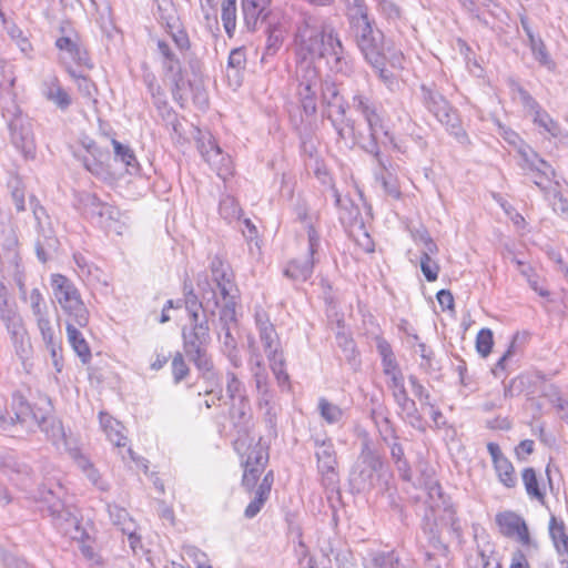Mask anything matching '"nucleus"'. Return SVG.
<instances>
[{"mask_svg": "<svg viewBox=\"0 0 568 568\" xmlns=\"http://www.w3.org/2000/svg\"><path fill=\"white\" fill-rule=\"evenodd\" d=\"M236 450L241 457V485L246 494L252 496L244 509V516L254 518L270 498L275 476L272 469L266 470L270 453L261 438H247L236 442Z\"/></svg>", "mask_w": 568, "mask_h": 568, "instance_id": "nucleus-1", "label": "nucleus"}, {"mask_svg": "<svg viewBox=\"0 0 568 568\" xmlns=\"http://www.w3.org/2000/svg\"><path fill=\"white\" fill-rule=\"evenodd\" d=\"M495 524L498 532L509 539H515L523 547H535L527 521L514 510H503L496 514Z\"/></svg>", "mask_w": 568, "mask_h": 568, "instance_id": "nucleus-2", "label": "nucleus"}, {"mask_svg": "<svg viewBox=\"0 0 568 568\" xmlns=\"http://www.w3.org/2000/svg\"><path fill=\"white\" fill-rule=\"evenodd\" d=\"M341 42L333 32L323 30H308L301 41V51L303 57L324 58L328 55H337Z\"/></svg>", "mask_w": 568, "mask_h": 568, "instance_id": "nucleus-3", "label": "nucleus"}, {"mask_svg": "<svg viewBox=\"0 0 568 568\" xmlns=\"http://www.w3.org/2000/svg\"><path fill=\"white\" fill-rule=\"evenodd\" d=\"M487 450L491 458L493 468L498 481L508 489L517 486V471L511 460L503 453L497 443H488Z\"/></svg>", "mask_w": 568, "mask_h": 568, "instance_id": "nucleus-4", "label": "nucleus"}, {"mask_svg": "<svg viewBox=\"0 0 568 568\" xmlns=\"http://www.w3.org/2000/svg\"><path fill=\"white\" fill-rule=\"evenodd\" d=\"M99 422L108 439L118 448H128L131 460L138 462L139 456L129 446L124 425L106 412L99 413Z\"/></svg>", "mask_w": 568, "mask_h": 568, "instance_id": "nucleus-5", "label": "nucleus"}, {"mask_svg": "<svg viewBox=\"0 0 568 568\" xmlns=\"http://www.w3.org/2000/svg\"><path fill=\"white\" fill-rule=\"evenodd\" d=\"M85 154L80 155L85 169L94 175L109 173V154L97 146L95 142L89 140L82 143Z\"/></svg>", "mask_w": 568, "mask_h": 568, "instance_id": "nucleus-6", "label": "nucleus"}, {"mask_svg": "<svg viewBox=\"0 0 568 568\" xmlns=\"http://www.w3.org/2000/svg\"><path fill=\"white\" fill-rule=\"evenodd\" d=\"M225 390L232 405L231 414L237 418L244 417L248 408V399L242 382L232 372H229L226 375Z\"/></svg>", "mask_w": 568, "mask_h": 568, "instance_id": "nucleus-7", "label": "nucleus"}, {"mask_svg": "<svg viewBox=\"0 0 568 568\" xmlns=\"http://www.w3.org/2000/svg\"><path fill=\"white\" fill-rule=\"evenodd\" d=\"M55 47L61 51H67L78 67H82L88 70L93 69V62L90 58L89 51L80 43V38L77 33L73 38H58Z\"/></svg>", "mask_w": 568, "mask_h": 568, "instance_id": "nucleus-8", "label": "nucleus"}, {"mask_svg": "<svg viewBox=\"0 0 568 568\" xmlns=\"http://www.w3.org/2000/svg\"><path fill=\"white\" fill-rule=\"evenodd\" d=\"M425 248L420 256V270L428 282H435L440 272V265L433 258L438 253V246L432 239H427Z\"/></svg>", "mask_w": 568, "mask_h": 568, "instance_id": "nucleus-9", "label": "nucleus"}, {"mask_svg": "<svg viewBox=\"0 0 568 568\" xmlns=\"http://www.w3.org/2000/svg\"><path fill=\"white\" fill-rule=\"evenodd\" d=\"M68 316V322L77 324L78 327H85L89 323V311L84 305L81 295L71 297L67 303L60 305Z\"/></svg>", "mask_w": 568, "mask_h": 568, "instance_id": "nucleus-10", "label": "nucleus"}, {"mask_svg": "<svg viewBox=\"0 0 568 568\" xmlns=\"http://www.w3.org/2000/svg\"><path fill=\"white\" fill-rule=\"evenodd\" d=\"M77 324L67 323V336L72 349L79 356L82 364H89L92 353L83 334L77 328Z\"/></svg>", "mask_w": 568, "mask_h": 568, "instance_id": "nucleus-11", "label": "nucleus"}, {"mask_svg": "<svg viewBox=\"0 0 568 568\" xmlns=\"http://www.w3.org/2000/svg\"><path fill=\"white\" fill-rule=\"evenodd\" d=\"M52 293L59 305L80 294L79 290L67 276L55 273L50 277Z\"/></svg>", "mask_w": 568, "mask_h": 568, "instance_id": "nucleus-12", "label": "nucleus"}, {"mask_svg": "<svg viewBox=\"0 0 568 568\" xmlns=\"http://www.w3.org/2000/svg\"><path fill=\"white\" fill-rule=\"evenodd\" d=\"M521 480L527 496L531 500H536L544 505L546 501V491L536 470L532 467H525L521 470Z\"/></svg>", "mask_w": 568, "mask_h": 568, "instance_id": "nucleus-13", "label": "nucleus"}, {"mask_svg": "<svg viewBox=\"0 0 568 568\" xmlns=\"http://www.w3.org/2000/svg\"><path fill=\"white\" fill-rule=\"evenodd\" d=\"M44 97L58 108L65 110L71 105L72 99L57 77H52L44 83Z\"/></svg>", "mask_w": 568, "mask_h": 568, "instance_id": "nucleus-14", "label": "nucleus"}, {"mask_svg": "<svg viewBox=\"0 0 568 568\" xmlns=\"http://www.w3.org/2000/svg\"><path fill=\"white\" fill-rule=\"evenodd\" d=\"M268 4L270 0H242V10L246 24L255 26L257 20L265 16Z\"/></svg>", "mask_w": 568, "mask_h": 568, "instance_id": "nucleus-15", "label": "nucleus"}, {"mask_svg": "<svg viewBox=\"0 0 568 568\" xmlns=\"http://www.w3.org/2000/svg\"><path fill=\"white\" fill-rule=\"evenodd\" d=\"M313 257L305 261H290L285 267V275L294 281L304 282L308 280L313 273Z\"/></svg>", "mask_w": 568, "mask_h": 568, "instance_id": "nucleus-16", "label": "nucleus"}, {"mask_svg": "<svg viewBox=\"0 0 568 568\" xmlns=\"http://www.w3.org/2000/svg\"><path fill=\"white\" fill-rule=\"evenodd\" d=\"M378 351L383 356V361L385 363L384 372L386 375H392L393 379L396 384H402L403 377L397 367L396 362L393 358V352L390 345L386 341H381L378 343Z\"/></svg>", "mask_w": 568, "mask_h": 568, "instance_id": "nucleus-17", "label": "nucleus"}, {"mask_svg": "<svg viewBox=\"0 0 568 568\" xmlns=\"http://www.w3.org/2000/svg\"><path fill=\"white\" fill-rule=\"evenodd\" d=\"M236 2L237 0H222L221 4V19L230 38L233 37L236 28Z\"/></svg>", "mask_w": 568, "mask_h": 568, "instance_id": "nucleus-18", "label": "nucleus"}, {"mask_svg": "<svg viewBox=\"0 0 568 568\" xmlns=\"http://www.w3.org/2000/svg\"><path fill=\"white\" fill-rule=\"evenodd\" d=\"M67 72L82 94L88 98H94L98 94V87L90 77L78 73L71 65L67 67Z\"/></svg>", "mask_w": 568, "mask_h": 568, "instance_id": "nucleus-19", "label": "nucleus"}, {"mask_svg": "<svg viewBox=\"0 0 568 568\" xmlns=\"http://www.w3.org/2000/svg\"><path fill=\"white\" fill-rule=\"evenodd\" d=\"M475 347L477 353L486 358L490 355L494 347V334L490 328H481L476 335Z\"/></svg>", "mask_w": 568, "mask_h": 568, "instance_id": "nucleus-20", "label": "nucleus"}, {"mask_svg": "<svg viewBox=\"0 0 568 568\" xmlns=\"http://www.w3.org/2000/svg\"><path fill=\"white\" fill-rule=\"evenodd\" d=\"M217 175L223 179L224 181L231 179L235 174V166L232 158L229 154H225L224 152L219 155L216 159L215 164H210Z\"/></svg>", "mask_w": 568, "mask_h": 568, "instance_id": "nucleus-21", "label": "nucleus"}, {"mask_svg": "<svg viewBox=\"0 0 568 568\" xmlns=\"http://www.w3.org/2000/svg\"><path fill=\"white\" fill-rule=\"evenodd\" d=\"M200 152L209 164H215L216 159L223 152L216 140L212 136L203 138L200 144Z\"/></svg>", "mask_w": 568, "mask_h": 568, "instance_id": "nucleus-22", "label": "nucleus"}, {"mask_svg": "<svg viewBox=\"0 0 568 568\" xmlns=\"http://www.w3.org/2000/svg\"><path fill=\"white\" fill-rule=\"evenodd\" d=\"M549 535L556 549L565 544L568 540L565 523L551 516L549 519Z\"/></svg>", "mask_w": 568, "mask_h": 568, "instance_id": "nucleus-23", "label": "nucleus"}, {"mask_svg": "<svg viewBox=\"0 0 568 568\" xmlns=\"http://www.w3.org/2000/svg\"><path fill=\"white\" fill-rule=\"evenodd\" d=\"M549 535L556 549L565 544L568 540L565 523L551 516L549 519Z\"/></svg>", "mask_w": 568, "mask_h": 568, "instance_id": "nucleus-24", "label": "nucleus"}, {"mask_svg": "<svg viewBox=\"0 0 568 568\" xmlns=\"http://www.w3.org/2000/svg\"><path fill=\"white\" fill-rule=\"evenodd\" d=\"M219 291L223 300V307L230 311H234L237 297V287L234 281H226V283H221Z\"/></svg>", "mask_w": 568, "mask_h": 568, "instance_id": "nucleus-25", "label": "nucleus"}, {"mask_svg": "<svg viewBox=\"0 0 568 568\" xmlns=\"http://www.w3.org/2000/svg\"><path fill=\"white\" fill-rule=\"evenodd\" d=\"M195 347V356L192 357L197 368L210 371L212 368V361L207 356L206 352L200 346H195L193 342H189L184 335V348L186 353H191L190 347Z\"/></svg>", "mask_w": 568, "mask_h": 568, "instance_id": "nucleus-26", "label": "nucleus"}, {"mask_svg": "<svg viewBox=\"0 0 568 568\" xmlns=\"http://www.w3.org/2000/svg\"><path fill=\"white\" fill-rule=\"evenodd\" d=\"M171 371L175 383L182 382L190 374V367L186 364L183 355L179 352L175 353L172 358Z\"/></svg>", "mask_w": 568, "mask_h": 568, "instance_id": "nucleus-27", "label": "nucleus"}, {"mask_svg": "<svg viewBox=\"0 0 568 568\" xmlns=\"http://www.w3.org/2000/svg\"><path fill=\"white\" fill-rule=\"evenodd\" d=\"M317 466L323 474L334 471L336 466L335 453L331 446L325 447L317 454Z\"/></svg>", "mask_w": 568, "mask_h": 568, "instance_id": "nucleus-28", "label": "nucleus"}, {"mask_svg": "<svg viewBox=\"0 0 568 568\" xmlns=\"http://www.w3.org/2000/svg\"><path fill=\"white\" fill-rule=\"evenodd\" d=\"M364 26L362 28V32L358 39V43L364 51H372L376 49V44L374 43L373 38V27L369 22L367 16H363Z\"/></svg>", "mask_w": 568, "mask_h": 568, "instance_id": "nucleus-29", "label": "nucleus"}, {"mask_svg": "<svg viewBox=\"0 0 568 568\" xmlns=\"http://www.w3.org/2000/svg\"><path fill=\"white\" fill-rule=\"evenodd\" d=\"M111 143L114 154L128 166H131L136 162L135 154L129 145H124L115 139H112Z\"/></svg>", "mask_w": 568, "mask_h": 568, "instance_id": "nucleus-30", "label": "nucleus"}, {"mask_svg": "<svg viewBox=\"0 0 568 568\" xmlns=\"http://www.w3.org/2000/svg\"><path fill=\"white\" fill-rule=\"evenodd\" d=\"M37 317L38 327L40 329L42 339L44 341L47 346L55 344V334L50 320L45 317L43 314Z\"/></svg>", "mask_w": 568, "mask_h": 568, "instance_id": "nucleus-31", "label": "nucleus"}, {"mask_svg": "<svg viewBox=\"0 0 568 568\" xmlns=\"http://www.w3.org/2000/svg\"><path fill=\"white\" fill-rule=\"evenodd\" d=\"M246 65V52L243 47L233 49L227 59V67L237 71L244 70Z\"/></svg>", "mask_w": 568, "mask_h": 568, "instance_id": "nucleus-32", "label": "nucleus"}, {"mask_svg": "<svg viewBox=\"0 0 568 568\" xmlns=\"http://www.w3.org/2000/svg\"><path fill=\"white\" fill-rule=\"evenodd\" d=\"M320 410L322 417L328 423L338 420L342 415V410L337 406L328 403L326 399L320 400Z\"/></svg>", "mask_w": 568, "mask_h": 568, "instance_id": "nucleus-33", "label": "nucleus"}, {"mask_svg": "<svg viewBox=\"0 0 568 568\" xmlns=\"http://www.w3.org/2000/svg\"><path fill=\"white\" fill-rule=\"evenodd\" d=\"M535 123L555 134L558 131V123L544 110L538 109L534 118Z\"/></svg>", "mask_w": 568, "mask_h": 568, "instance_id": "nucleus-34", "label": "nucleus"}, {"mask_svg": "<svg viewBox=\"0 0 568 568\" xmlns=\"http://www.w3.org/2000/svg\"><path fill=\"white\" fill-rule=\"evenodd\" d=\"M169 33L171 34L173 41L181 50H187L190 48V39L187 33L183 29H178L174 31L175 22H168Z\"/></svg>", "mask_w": 568, "mask_h": 568, "instance_id": "nucleus-35", "label": "nucleus"}, {"mask_svg": "<svg viewBox=\"0 0 568 568\" xmlns=\"http://www.w3.org/2000/svg\"><path fill=\"white\" fill-rule=\"evenodd\" d=\"M437 302L443 312H454L455 311V300L450 291L440 290L436 294Z\"/></svg>", "mask_w": 568, "mask_h": 568, "instance_id": "nucleus-36", "label": "nucleus"}, {"mask_svg": "<svg viewBox=\"0 0 568 568\" xmlns=\"http://www.w3.org/2000/svg\"><path fill=\"white\" fill-rule=\"evenodd\" d=\"M29 301L32 308V312L36 316H40L43 314L44 300L41 291L39 288H32L29 294Z\"/></svg>", "mask_w": 568, "mask_h": 568, "instance_id": "nucleus-37", "label": "nucleus"}, {"mask_svg": "<svg viewBox=\"0 0 568 568\" xmlns=\"http://www.w3.org/2000/svg\"><path fill=\"white\" fill-rule=\"evenodd\" d=\"M508 568H531L527 555L521 549H516L510 557Z\"/></svg>", "mask_w": 568, "mask_h": 568, "instance_id": "nucleus-38", "label": "nucleus"}, {"mask_svg": "<svg viewBox=\"0 0 568 568\" xmlns=\"http://www.w3.org/2000/svg\"><path fill=\"white\" fill-rule=\"evenodd\" d=\"M158 48L162 54V57L165 59V61H168V65H166V69L168 71H172L173 70V63H176L179 64V60L175 58L174 53L172 52L170 45L163 41V40H159L158 41Z\"/></svg>", "mask_w": 568, "mask_h": 568, "instance_id": "nucleus-39", "label": "nucleus"}, {"mask_svg": "<svg viewBox=\"0 0 568 568\" xmlns=\"http://www.w3.org/2000/svg\"><path fill=\"white\" fill-rule=\"evenodd\" d=\"M535 450V443L531 439H524L515 447V455L518 459H526Z\"/></svg>", "mask_w": 568, "mask_h": 568, "instance_id": "nucleus-40", "label": "nucleus"}, {"mask_svg": "<svg viewBox=\"0 0 568 568\" xmlns=\"http://www.w3.org/2000/svg\"><path fill=\"white\" fill-rule=\"evenodd\" d=\"M212 273L217 287L221 286V283H226V281H234L232 272L225 270L222 263L217 267H213Z\"/></svg>", "mask_w": 568, "mask_h": 568, "instance_id": "nucleus-41", "label": "nucleus"}, {"mask_svg": "<svg viewBox=\"0 0 568 568\" xmlns=\"http://www.w3.org/2000/svg\"><path fill=\"white\" fill-rule=\"evenodd\" d=\"M48 347H50V353H51L53 365H54L57 372L60 373L63 368V356H62L61 343L48 345Z\"/></svg>", "mask_w": 568, "mask_h": 568, "instance_id": "nucleus-42", "label": "nucleus"}, {"mask_svg": "<svg viewBox=\"0 0 568 568\" xmlns=\"http://www.w3.org/2000/svg\"><path fill=\"white\" fill-rule=\"evenodd\" d=\"M307 235H308V242H310V255H311V257H313L318 247L320 236L313 225L308 226Z\"/></svg>", "mask_w": 568, "mask_h": 568, "instance_id": "nucleus-43", "label": "nucleus"}, {"mask_svg": "<svg viewBox=\"0 0 568 568\" xmlns=\"http://www.w3.org/2000/svg\"><path fill=\"white\" fill-rule=\"evenodd\" d=\"M356 108L359 110L363 114H368V112L374 108L369 101L363 97H358L356 99Z\"/></svg>", "mask_w": 568, "mask_h": 568, "instance_id": "nucleus-44", "label": "nucleus"}, {"mask_svg": "<svg viewBox=\"0 0 568 568\" xmlns=\"http://www.w3.org/2000/svg\"><path fill=\"white\" fill-rule=\"evenodd\" d=\"M364 116L366 118L371 129H374V126L381 124L382 120H381V116L378 115L377 111L375 108H373L368 114H364Z\"/></svg>", "mask_w": 568, "mask_h": 568, "instance_id": "nucleus-45", "label": "nucleus"}, {"mask_svg": "<svg viewBox=\"0 0 568 568\" xmlns=\"http://www.w3.org/2000/svg\"><path fill=\"white\" fill-rule=\"evenodd\" d=\"M560 556L565 557V561L568 564V540L556 549Z\"/></svg>", "mask_w": 568, "mask_h": 568, "instance_id": "nucleus-46", "label": "nucleus"}, {"mask_svg": "<svg viewBox=\"0 0 568 568\" xmlns=\"http://www.w3.org/2000/svg\"><path fill=\"white\" fill-rule=\"evenodd\" d=\"M166 364L165 357H158L154 363H152V368L160 369Z\"/></svg>", "mask_w": 568, "mask_h": 568, "instance_id": "nucleus-47", "label": "nucleus"}, {"mask_svg": "<svg viewBox=\"0 0 568 568\" xmlns=\"http://www.w3.org/2000/svg\"><path fill=\"white\" fill-rule=\"evenodd\" d=\"M276 374V378L280 383H287L288 382V375L287 373H285L284 371L280 369L278 372L275 373Z\"/></svg>", "mask_w": 568, "mask_h": 568, "instance_id": "nucleus-48", "label": "nucleus"}, {"mask_svg": "<svg viewBox=\"0 0 568 568\" xmlns=\"http://www.w3.org/2000/svg\"><path fill=\"white\" fill-rule=\"evenodd\" d=\"M6 297H7V287L3 283H0V298L3 300L4 304L7 303Z\"/></svg>", "mask_w": 568, "mask_h": 568, "instance_id": "nucleus-49", "label": "nucleus"}, {"mask_svg": "<svg viewBox=\"0 0 568 568\" xmlns=\"http://www.w3.org/2000/svg\"><path fill=\"white\" fill-rule=\"evenodd\" d=\"M510 354V352L508 351L498 362H497V367L504 369L505 368V363H506V359L508 357V355Z\"/></svg>", "mask_w": 568, "mask_h": 568, "instance_id": "nucleus-50", "label": "nucleus"}, {"mask_svg": "<svg viewBox=\"0 0 568 568\" xmlns=\"http://www.w3.org/2000/svg\"><path fill=\"white\" fill-rule=\"evenodd\" d=\"M539 54H540V57H541V61H542V62H547V60H548V54H547V52H546V49H545V45H544V44H541V48L539 49Z\"/></svg>", "mask_w": 568, "mask_h": 568, "instance_id": "nucleus-51", "label": "nucleus"}, {"mask_svg": "<svg viewBox=\"0 0 568 568\" xmlns=\"http://www.w3.org/2000/svg\"><path fill=\"white\" fill-rule=\"evenodd\" d=\"M197 328L200 331L201 336L205 338L207 336V328L203 327L202 325H199Z\"/></svg>", "mask_w": 568, "mask_h": 568, "instance_id": "nucleus-52", "label": "nucleus"}, {"mask_svg": "<svg viewBox=\"0 0 568 568\" xmlns=\"http://www.w3.org/2000/svg\"><path fill=\"white\" fill-rule=\"evenodd\" d=\"M166 311L163 310L162 316H161V323H165L170 320L169 315L165 313Z\"/></svg>", "mask_w": 568, "mask_h": 568, "instance_id": "nucleus-53", "label": "nucleus"}, {"mask_svg": "<svg viewBox=\"0 0 568 568\" xmlns=\"http://www.w3.org/2000/svg\"><path fill=\"white\" fill-rule=\"evenodd\" d=\"M197 568H212V566L207 562H203V564L199 562Z\"/></svg>", "mask_w": 568, "mask_h": 568, "instance_id": "nucleus-54", "label": "nucleus"}, {"mask_svg": "<svg viewBox=\"0 0 568 568\" xmlns=\"http://www.w3.org/2000/svg\"><path fill=\"white\" fill-rule=\"evenodd\" d=\"M171 307H173V303H172V301H169V302L166 303V306L164 307V311H166V310H169V308H171Z\"/></svg>", "mask_w": 568, "mask_h": 568, "instance_id": "nucleus-55", "label": "nucleus"}, {"mask_svg": "<svg viewBox=\"0 0 568 568\" xmlns=\"http://www.w3.org/2000/svg\"><path fill=\"white\" fill-rule=\"evenodd\" d=\"M518 217H519V219H517V222H520V221H521L523 223L525 222V220H524V217H523L521 215H518Z\"/></svg>", "mask_w": 568, "mask_h": 568, "instance_id": "nucleus-56", "label": "nucleus"}, {"mask_svg": "<svg viewBox=\"0 0 568 568\" xmlns=\"http://www.w3.org/2000/svg\"><path fill=\"white\" fill-rule=\"evenodd\" d=\"M518 217H519V219H517V222H520V221H521L523 223L525 222V220H524V217H523L521 215H518Z\"/></svg>", "mask_w": 568, "mask_h": 568, "instance_id": "nucleus-57", "label": "nucleus"}, {"mask_svg": "<svg viewBox=\"0 0 568 568\" xmlns=\"http://www.w3.org/2000/svg\"><path fill=\"white\" fill-rule=\"evenodd\" d=\"M540 294H541L542 296L548 295V293H547V292H541Z\"/></svg>", "mask_w": 568, "mask_h": 568, "instance_id": "nucleus-58", "label": "nucleus"}]
</instances>
